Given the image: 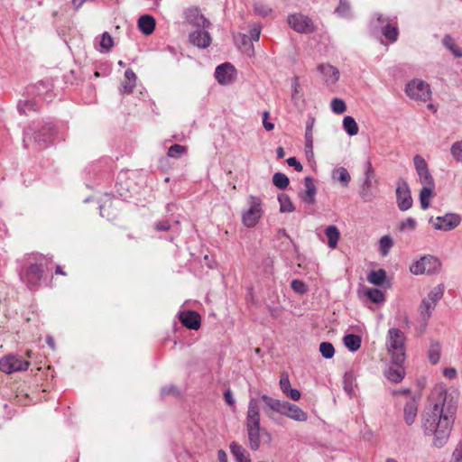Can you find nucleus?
Segmentation results:
<instances>
[{"mask_svg":"<svg viewBox=\"0 0 462 462\" xmlns=\"http://www.w3.org/2000/svg\"><path fill=\"white\" fill-rule=\"evenodd\" d=\"M429 411L422 419L425 435H433V445L442 448L448 441L453 424V414L456 405L452 399L448 400L447 387L437 385L429 397Z\"/></svg>","mask_w":462,"mask_h":462,"instance_id":"obj_1","label":"nucleus"},{"mask_svg":"<svg viewBox=\"0 0 462 462\" xmlns=\"http://www.w3.org/2000/svg\"><path fill=\"white\" fill-rule=\"evenodd\" d=\"M260 400L263 402V411L266 417L276 424H281L276 418V414L286 416L295 421H306L308 414L296 404L287 401L275 399L267 394H259Z\"/></svg>","mask_w":462,"mask_h":462,"instance_id":"obj_2","label":"nucleus"},{"mask_svg":"<svg viewBox=\"0 0 462 462\" xmlns=\"http://www.w3.org/2000/svg\"><path fill=\"white\" fill-rule=\"evenodd\" d=\"M261 414L259 401L251 397L245 416V428L248 435L249 447L252 450H258L261 445Z\"/></svg>","mask_w":462,"mask_h":462,"instance_id":"obj_3","label":"nucleus"},{"mask_svg":"<svg viewBox=\"0 0 462 462\" xmlns=\"http://www.w3.org/2000/svg\"><path fill=\"white\" fill-rule=\"evenodd\" d=\"M56 127L51 122H42L33 124L23 131V147L27 148V139L33 137L34 142L42 148L51 144L56 136Z\"/></svg>","mask_w":462,"mask_h":462,"instance_id":"obj_4","label":"nucleus"},{"mask_svg":"<svg viewBox=\"0 0 462 462\" xmlns=\"http://www.w3.org/2000/svg\"><path fill=\"white\" fill-rule=\"evenodd\" d=\"M379 193V179L370 161L365 165L362 181L359 185L358 195L364 202H372Z\"/></svg>","mask_w":462,"mask_h":462,"instance_id":"obj_5","label":"nucleus"},{"mask_svg":"<svg viewBox=\"0 0 462 462\" xmlns=\"http://www.w3.org/2000/svg\"><path fill=\"white\" fill-rule=\"evenodd\" d=\"M405 336L396 328L387 332L386 346L393 365H402L405 361Z\"/></svg>","mask_w":462,"mask_h":462,"instance_id":"obj_6","label":"nucleus"},{"mask_svg":"<svg viewBox=\"0 0 462 462\" xmlns=\"http://www.w3.org/2000/svg\"><path fill=\"white\" fill-rule=\"evenodd\" d=\"M47 260L41 257L36 263H31L23 271L20 272L21 281L30 291H35L40 286L45 272Z\"/></svg>","mask_w":462,"mask_h":462,"instance_id":"obj_7","label":"nucleus"},{"mask_svg":"<svg viewBox=\"0 0 462 462\" xmlns=\"http://www.w3.org/2000/svg\"><path fill=\"white\" fill-rule=\"evenodd\" d=\"M441 263L436 256L424 255L413 263L410 271L413 274H435L440 271Z\"/></svg>","mask_w":462,"mask_h":462,"instance_id":"obj_8","label":"nucleus"},{"mask_svg":"<svg viewBox=\"0 0 462 462\" xmlns=\"http://www.w3.org/2000/svg\"><path fill=\"white\" fill-rule=\"evenodd\" d=\"M405 93L409 97L418 101L427 102L431 98L430 85L421 79H412L408 82Z\"/></svg>","mask_w":462,"mask_h":462,"instance_id":"obj_9","label":"nucleus"},{"mask_svg":"<svg viewBox=\"0 0 462 462\" xmlns=\"http://www.w3.org/2000/svg\"><path fill=\"white\" fill-rule=\"evenodd\" d=\"M249 208L243 213L242 221L247 227L254 226L263 215L262 199L251 195L248 199Z\"/></svg>","mask_w":462,"mask_h":462,"instance_id":"obj_10","label":"nucleus"},{"mask_svg":"<svg viewBox=\"0 0 462 462\" xmlns=\"http://www.w3.org/2000/svg\"><path fill=\"white\" fill-rule=\"evenodd\" d=\"M30 363L18 355H7L0 359V371L5 374L26 371Z\"/></svg>","mask_w":462,"mask_h":462,"instance_id":"obj_11","label":"nucleus"},{"mask_svg":"<svg viewBox=\"0 0 462 462\" xmlns=\"http://www.w3.org/2000/svg\"><path fill=\"white\" fill-rule=\"evenodd\" d=\"M413 163L422 187L435 188L434 179L430 172L428 163L423 157L417 154L413 157Z\"/></svg>","mask_w":462,"mask_h":462,"instance_id":"obj_12","label":"nucleus"},{"mask_svg":"<svg viewBox=\"0 0 462 462\" xmlns=\"http://www.w3.org/2000/svg\"><path fill=\"white\" fill-rule=\"evenodd\" d=\"M396 203L401 211H407L412 207L413 200L410 187L404 180H399L396 186Z\"/></svg>","mask_w":462,"mask_h":462,"instance_id":"obj_13","label":"nucleus"},{"mask_svg":"<svg viewBox=\"0 0 462 462\" xmlns=\"http://www.w3.org/2000/svg\"><path fill=\"white\" fill-rule=\"evenodd\" d=\"M461 221V217L457 214L448 213L442 217H431L430 222L437 230L450 231L456 228Z\"/></svg>","mask_w":462,"mask_h":462,"instance_id":"obj_14","label":"nucleus"},{"mask_svg":"<svg viewBox=\"0 0 462 462\" xmlns=\"http://www.w3.org/2000/svg\"><path fill=\"white\" fill-rule=\"evenodd\" d=\"M289 25L297 32L309 33L314 31V25L308 16L301 14H293L288 16Z\"/></svg>","mask_w":462,"mask_h":462,"instance_id":"obj_15","label":"nucleus"},{"mask_svg":"<svg viewBox=\"0 0 462 462\" xmlns=\"http://www.w3.org/2000/svg\"><path fill=\"white\" fill-rule=\"evenodd\" d=\"M236 77V68L229 62L220 64L215 69V78L220 85L231 84Z\"/></svg>","mask_w":462,"mask_h":462,"instance_id":"obj_16","label":"nucleus"},{"mask_svg":"<svg viewBox=\"0 0 462 462\" xmlns=\"http://www.w3.org/2000/svg\"><path fill=\"white\" fill-rule=\"evenodd\" d=\"M187 22L198 28L207 29L210 22L200 13L198 7H189L184 12Z\"/></svg>","mask_w":462,"mask_h":462,"instance_id":"obj_17","label":"nucleus"},{"mask_svg":"<svg viewBox=\"0 0 462 462\" xmlns=\"http://www.w3.org/2000/svg\"><path fill=\"white\" fill-rule=\"evenodd\" d=\"M305 189L299 192V198L300 200L307 205H312L316 201L317 188L314 183V180L310 176L304 178Z\"/></svg>","mask_w":462,"mask_h":462,"instance_id":"obj_18","label":"nucleus"},{"mask_svg":"<svg viewBox=\"0 0 462 462\" xmlns=\"http://www.w3.org/2000/svg\"><path fill=\"white\" fill-rule=\"evenodd\" d=\"M180 323L187 328L197 330L201 325L200 315L195 310H183L179 313Z\"/></svg>","mask_w":462,"mask_h":462,"instance_id":"obj_19","label":"nucleus"},{"mask_svg":"<svg viewBox=\"0 0 462 462\" xmlns=\"http://www.w3.org/2000/svg\"><path fill=\"white\" fill-rule=\"evenodd\" d=\"M189 42L198 48L206 49L211 44L212 39L206 29H200L192 32L189 36Z\"/></svg>","mask_w":462,"mask_h":462,"instance_id":"obj_20","label":"nucleus"},{"mask_svg":"<svg viewBox=\"0 0 462 462\" xmlns=\"http://www.w3.org/2000/svg\"><path fill=\"white\" fill-rule=\"evenodd\" d=\"M318 71L323 76L324 81L328 85L335 84L339 79V70L330 64H319Z\"/></svg>","mask_w":462,"mask_h":462,"instance_id":"obj_21","label":"nucleus"},{"mask_svg":"<svg viewBox=\"0 0 462 462\" xmlns=\"http://www.w3.org/2000/svg\"><path fill=\"white\" fill-rule=\"evenodd\" d=\"M436 306V304L432 303L426 298L422 299L419 307V313L423 328L427 326L428 321L430 319L432 311L435 310Z\"/></svg>","mask_w":462,"mask_h":462,"instance_id":"obj_22","label":"nucleus"},{"mask_svg":"<svg viewBox=\"0 0 462 462\" xmlns=\"http://www.w3.org/2000/svg\"><path fill=\"white\" fill-rule=\"evenodd\" d=\"M138 28L145 35H150L155 29V19L150 14H143L138 19Z\"/></svg>","mask_w":462,"mask_h":462,"instance_id":"obj_23","label":"nucleus"},{"mask_svg":"<svg viewBox=\"0 0 462 462\" xmlns=\"http://www.w3.org/2000/svg\"><path fill=\"white\" fill-rule=\"evenodd\" d=\"M418 402L416 400H410L406 402L404 406V421L408 425H411L416 419L417 412H418Z\"/></svg>","mask_w":462,"mask_h":462,"instance_id":"obj_24","label":"nucleus"},{"mask_svg":"<svg viewBox=\"0 0 462 462\" xmlns=\"http://www.w3.org/2000/svg\"><path fill=\"white\" fill-rule=\"evenodd\" d=\"M427 355L430 363L437 365L440 360L441 344L438 340H431Z\"/></svg>","mask_w":462,"mask_h":462,"instance_id":"obj_25","label":"nucleus"},{"mask_svg":"<svg viewBox=\"0 0 462 462\" xmlns=\"http://www.w3.org/2000/svg\"><path fill=\"white\" fill-rule=\"evenodd\" d=\"M343 342L350 352H356L361 347L362 337L355 334H346L343 337Z\"/></svg>","mask_w":462,"mask_h":462,"instance_id":"obj_26","label":"nucleus"},{"mask_svg":"<svg viewBox=\"0 0 462 462\" xmlns=\"http://www.w3.org/2000/svg\"><path fill=\"white\" fill-rule=\"evenodd\" d=\"M395 367H389L385 372V376L393 383H400L405 374L402 365H394Z\"/></svg>","mask_w":462,"mask_h":462,"instance_id":"obj_27","label":"nucleus"},{"mask_svg":"<svg viewBox=\"0 0 462 462\" xmlns=\"http://www.w3.org/2000/svg\"><path fill=\"white\" fill-rule=\"evenodd\" d=\"M332 179L340 182L343 187H347L351 180V176L345 167H338L333 170Z\"/></svg>","mask_w":462,"mask_h":462,"instance_id":"obj_28","label":"nucleus"},{"mask_svg":"<svg viewBox=\"0 0 462 462\" xmlns=\"http://www.w3.org/2000/svg\"><path fill=\"white\" fill-rule=\"evenodd\" d=\"M435 188L422 187L420 190V203L422 209H427L430 206V199L434 196Z\"/></svg>","mask_w":462,"mask_h":462,"instance_id":"obj_29","label":"nucleus"},{"mask_svg":"<svg viewBox=\"0 0 462 462\" xmlns=\"http://www.w3.org/2000/svg\"><path fill=\"white\" fill-rule=\"evenodd\" d=\"M325 235L328 237V245L330 248H335L337 245L340 233L336 226H328L325 229Z\"/></svg>","mask_w":462,"mask_h":462,"instance_id":"obj_30","label":"nucleus"},{"mask_svg":"<svg viewBox=\"0 0 462 462\" xmlns=\"http://www.w3.org/2000/svg\"><path fill=\"white\" fill-rule=\"evenodd\" d=\"M386 272L383 269L371 271L367 275V281L376 286H381L386 280Z\"/></svg>","mask_w":462,"mask_h":462,"instance_id":"obj_31","label":"nucleus"},{"mask_svg":"<svg viewBox=\"0 0 462 462\" xmlns=\"http://www.w3.org/2000/svg\"><path fill=\"white\" fill-rule=\"evenodd\" d=\"M229 448L230 452L237 462H241L249 457L248 452L237 442H231Z\"/></svg>","mask_w":462,"mask_h":462,"instance_id":"obj_32","label":"nucleus"},{"mask_svg":"<svg viewBox=\"0 0 462 462\" xmlns=\"http://www.w3.org/2000/svg\"><path fill=\"white\" fill-rule=\"evenodd\" d=\"M36 95L41 97L44 101L50 102L52 99V93L50 91L49 83L41 80L35 86Z\"/></svg>","mask_w":462,"mask_h":462,"instance_id":"obj_33","label":"nucleus"},{"mask_svg":"<svg viewBox=\"0 0 462 462\" xmlns=\"http://www.w3.org/2000/svg\"><path fill=\"white\" fill-rule=\"evenodd\" d=\"M278 201L280 204V212L282 213H291L295 210V207L291 199V198L285 194L282 193L278 196Z\"/></svg>","mask_w":462,"mask_h":462,"instance_id":"obj_34","label":"nucleus"},{"mask_svg":"<svg viewBox=\"0 0 462 462\" xmlns=\"http://www.w3.org/2000/svg\"><path fill=\"white\" fill-rule=\"evenodd\" d=\"M442 43L455 57H462V50L456 44L454 39L449 34L444 36Z\"/></svg>","mask_w":462,"mask_h":462,"instance_id":"obj_35","label":"nucleus"},{"mask_svg":"<svg viewBox=\"0 0 462 462\" xmlns=\"http://www.w3.org/2000/svg\"><path fill=\"white\" fill-rule=\"evenodd\" d=\"M343 128L350 136H354L358 133V125L354 117L346 116L343 119Z\"/></svg>","mask_w":462,"mask_h":462,"instance_id":"obj_36","label":"nucleus"},{"mask_svg":"<svg viewBox=\"0 0 462 462\" xmlns=\"http://www.w3.org/2000/svg\"><path fill=\"white\" fill-rule=\"evenodd\" d=\"M382 34L391 42H394L398 38V28L396 25L387 23L382 27Z\"/></svg>","mask_w":462,"mask_h":462,"instance_id":"obj_37","label":"nucleus"},{"mask_svg":"<svg viewBox=\"0 0 462 462\" xmlns=\"http://www.w3.org/2000/svg\"><path fill=\"white\" fill-rule=\"evenodd\" d=\"M313 125H314V118H310L306 123V131H305V146L306 150L312 152L313 149Z\"/></svg>","mask_w":462,"mask_h":462,"instance_id":"obj_38","label":"nucleus"},{"mask_svg":"<svg viewBox=\"0 0 462 462\" xmlns=\"http://www.w3.org/2000/svg\"><path fill=\"white\" fill-rule=\"evenodd\" d=\"M366 297L374 303H383L385 300L384 293L377 288H368L365 290Z\"/></svg>","mask_w":462,"mask_h":462,"instance_id":"obj_39","label":"nucleus"},{"mask_svg":"<svg viewBox=\"0 0 462 462\" xmlns=\"http://www.w3.org/2000/svg\"><path fill=\"white\" fill-rule=\"evenodd\" d=\"M445 291V287L443 284H439L435 286L428 293L426 299L431 301L434 304H438V302L442 299Z\"/></svg>","mask_w":462,"mask_h":462,"instance_id":"obj_40","label":"nucleus"},{"mask_svg":"<svg viewBox=\"0 0 462 462\" xmlns=\"http://www.w3.org/2000/svg\"><path fill=\"white\" fill-rule=\"evenodd\" d=\"M393 245V240L389 235L381 237L379 241V250L383 256L388 255L390 249Z\"/></svg>","mask_w":462,"mask_h":462,"instance_id":"obj_41","label":"nucleus"},{"mask_svg":"<svg viewBox=\"0 0 462 462\" xmlns=\"http://www.w3.org/2000/svg\"><path fill=\"white\" fill-rule=\"evenodd\" d=\"M187 146L181 144H173L169 147L167 155L173 159H179L183 155L187 154Z\"/></svg>","mask_w":462,"mask_h":462,"instance_id":"obj_42","label":"nucleus"},{"mask_svg":"<svg viewBox=\"0 0 462 462\" xmlns=\"http://www.w3.org/2000/svg\"><path fill=\"white\" fill-rule=\"evenodd\" d=\"M273 183L276 188L285 189L290 184V180L284 173L276 172L273 176Z\"/></svg>","mask_w":462,"mask_h":462,"instance_id":"obj_43","label":"nucleus"},{"mask_svg":"<svg viewBox=\"0 0 462 462\" xmlns=\"http://www.w3.org/2000/svg\"><path fill=\"white\" fill-rule=\"evenodd\" d=\"M17 110L21 115H25L28 111H36L37 104L34 100H19Z\"/></svg>","mask_w":462,"mask_h":462,"instance_id":"obj_44","label":"nucleus"},{"mask_svg":"<svg viewBox=\"0 0 462 462\" xmlns=\"http://www.w3.org/2000/svg\"><path fill=\"white\" fill-rule=\"evenodd\" d=\"M99 45L101 52L104 53L110 51V50L112 49L114 45V41L112 36L107 32L102 33Z\"/></svg>","mask_w":462,"mask_h":462,"instance_id":"obj_45","label":"nucleus"},{"mask_svg":"<svg viewBox=\"0 0 462 462\" xmlns=\"http://www.w3.org/2000/svg\"><path fill=\"white\" fill-rule=\"evenodd\" d=\"M319 352L326 359H330L335 355L334 346L329 342H322L319 345Z\"/></svg>","mask_w":462,"mask_h":462,"instance_id":"obj_46","label":"nucleus"},{"mask_svg":"<svg viewBox=\"0 0 462 462\" xmlns=\"http://www.w3.org/2000/svg\"><path fill=\"white\" fill-rule=\"evenodd\" d=\"M450 153L456 162L462 163V141L455 142L451 145Z\"/></svg>","mask_w":462,"mask_h":462,"instance_id":"obj_47","label":"nucleus"},{"mask_svg":"<svg viewBox=\"0 0 462 462\" xmlns=\"http://www.w3.org/2000/svg\"><path fill=\"white\" fill-rule=\"evenodd\" d=\"M330 106L331 110L337 115L342 114L346 110V106L344 100L337 97L332 99Z\"/></svg>","mask_w":462,"mask_h":462,"instance_id":"obj_48","label":"nucleus"},{"mask_svg":"<svg viewBox=\"0 0 462 462\" xmlns=\"http://www.w3.org/2000/svg\"><path fill=\"white\" fill-rule=\"evenodd\" d=\"M254 11L258 15L265 17L273 12V9L269 5H267L263 3L258 2V3L254 4Z\"/></svg>","mask_w":462,"mask_h":462,"instance_id":"obj_49","label":"nucleus"},{"mask_svg":"<svg viewBox=\"0 0 462 462\" xmlns=\"http://www.w3.org/2000/svg\"><path fill=\"white\" fill-rule=\"evenodd\" d=\"M291 287L293 291L299 294H305L308 291V287L306 283L299 279H294L291 281Z\"/></svg>","mask_w":462,"mask_h":462,"instance_id":"obj_50","label":"nucleus"},{"mask_svg":"<svg viewBox=\"0 0 462 462\" xmlns=\"http://www.w3.org/2000/svg\"><path fill=\"white\" fill-rule=\"evenodd\" d=\"M354 375L352 373H346L343 377L344 389L347 394L351 395L354 393Z\"/></svg>","mask_w":462,"mask_h":462,"instance_id":"obj_51","label":"nucleus"},{"mask_svg":"<svg viewBox=\"0 0 462 462\" xmlns=\"http://www.w3.org/2000/svg\"><path fill=\"white\" fill-rule=\"evenodd\" d=\"M335 13L341 17H346L350 13V5L346 0H339L338 6L336 8Z\"/></svg>","mask_w":462,"mask_h":462,"instance_id":"obj_52","label":"nucleus"},{"mask_svg":"<svg viewBox=\"0 0 462 462\" xmlns=\"http://www.w3.org/2000/svg\"><path fill=\"white\" fill-rule=\"evenodd\" d=\"M112 205V201L109 199L105 201L104 204L99 206L100 216L103 217H106L108 220L116 217L115 213H111L108 211L107 208H110Z\"/></svg>","mask_w":462,"mask_h":462,"instance_id":"obj_53","label":"nucleus"},{"mask_svg":"<svg viewBox=\"0 0 462 462\" xmlns=\"http://www.w3.org/2000/svg\"><path fill=\"white\" fill-rule=\"evenodd\" d=\"M416 227V221L412 217H408L404 221L401 222L399 225V229L401 231L405 230H414Z\"/></svg>","mask_w":462,"mask_h":462,"instance_id":"obj_54","label":"nucleus"},{"mask_svg":"<svg viewBox=\"0 0 462 462\" xmlns=\"http://www.w3.org/2000/svg\"><path fill=\"white\" fill-rule=\"evenodd\" d=\"M241 41H242V44H243L242 51L244 52L247 53L248 55H251L252 53H254V46L251 43L252 41H250L248 39V36L245 34H243L241 36Z\"/></svg>","mask_w":462,"mask_h":462,"instance_id":"obj_55","label":"nucleus"},{"mask_svg":"<svg viewBox=\"0 0 462 462\" xmlns=\"http://www.w3.org/2000/svg\"><path fill=\"white\" fill-rule=\"evenodd\" d=\"M224 400L228 406L232 407L233 409L236 408V400L230 389L225 391Z\"/></svg>","mask_w":462,"mask_h":462,"instance_id":"obj_56","label":"nucleus"},{"mask_svg":"<svg viewBox=\"0 0 462 462\" xmlns=\"http://www.w3.org/2000/svg\"><path fill=\"white\" fill-rule=\"evenodd\" d=\"M451 462H462V442H459L455 448Z\"/></svg>","mask_w":462,"mask_h":462,"instance_id":"obj_57","label":"nucleus"},{"mask_svg":"<svg viewBox=\"0 0 462 462\" xmlns=\"http://www.w3.org/2000/svg\"><path fill=\"white\" fill-rule=\"evenodd\" d=\"M261 34V26L260 25H254L252 27L249 31V36L248 39L250 41H258Z\"/></svg>","mask_w":462,"mask_h":462,"instance_id":"obj_58","label":"nucleus"},{"mask_svg":"<svg viewBox=\"0 0 462 462\" xmlns=\"http://www.w3.org/2000/svg\"><path fill=\"white\" fill-rule=\"evenodd\" d=\"M136 84L134 82L125 81L122 83L120 88V92L123 94H131L134 91V88H135Z\"/></svg>","mask_w":462,"mask_h":462,"instance_id":"obj_59","label":"nucleus"},{"mask_svg":"<svg viewBox=\"0 0 462 462\" xmlns=\"http://www.w3.org/2000/svg\"><path fill=\"white\" fill-rule=\"evenodd\" d=\"M286 162L289 166L293 167L296 171L300 172L303 170V166L301 163L295 158V157H290L286 160Z\"/></svg>","mask_w":462,"mask_h":462,"instance_id":"obj_60","label":"nucleus"},{"mask_svg":"<svg viewBox=\"0 0 462 462\" xmlns=\"http://www.w3.org/2000/svg\"><path fill=\"white\" fill-rule=\"evenodd\" d=\"M291 88H292L291 99L294 101L296 98V95L300 92V79L298 76H294L292 78Z\"/></svg>","mask_w":462,"mask_h":462,"instance_id":"obj_61","label":"nucleus"},{"mask_svg":"<svg viewBox=\"0 0 462 462\" xmlns=\"http://www.w3.org/2000/svg\"><path fill=\"white\" fill-rule=\"evenodd\" d=\"M280 388L285 393L291 388V383L288 375H282L280 379Z\"/></svg>","mask_w":462,"mask_h":462,"instance_id":"obj_62","label":"nucleus"},{"mask_svg":"<svg viewBox=\"0 0 462 462\" xmlns=\"http://www.w3.org/2000/svg\"><path fill=\"white\" fill-rule=\"evenodd\" d=\"M287 397L291 398V400L293 401H298L300 400L301 394H300V392L297 389H294V388H290V390H288L285 393H284Z\"/></svg>","mask_w":462,"mask_h":462,"instance_id":"obj_63","label":"nucleus"},{"mask_svg":"<svg viewBox=\"0 0 462 462\" xmlns=\"http://www.w3.org/2000/svg\"><path fill=\"white\" fill-rule=\"evenodd\" d=\"M268 117H269V112L264 111L263 115V125L266 131H271L274 128V124L269 122V120H267Z\"/></svg>","mask_w":462,"mask_h":462,"instance_id":"obj_64","label":"nucleus"}]
</instances>
